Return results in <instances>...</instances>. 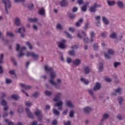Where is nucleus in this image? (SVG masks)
<instances>
[{"label":"nucleus","instance_id":"obj_41","mask_svg":"<svg viewBox=\"0 0 125 125\" xmlns=\"http://www.w3.org/2000/svg\"><path fill=\"white\" fill-rule=\"evenodd\" d=\"M93 48H94V50H97V49H98V48H99V46H98V44H97V43L94 44Z\"/></svg>","mask_w":125,"mask_h":125},{"label":"nucleus","instance_id":"obj_59","mask_svg":"<svg viewBox=\"0 0 125 125\" xmlns=\"http://www.w3.org/2000/svg\"><path fill=\"white\" fill-rule=\"evenodd\" d=\"M39 95H40V93L38 92H36L34 93V94L33 95V96H34V97H38Z\"/></svg>","mask_w":125,"mask_h":125},{"label":"nucleus","instance_id":"obj_25","mask_svg":"<svg viewBox=\"0 0 125 125\" xmlns=\"http://www.w3.org/2000/svg\"><path fill=\"white\" fill-rule=\"evenodd\" d=\"M31 56L34 60H38V59H39V55L35 53L34 52L32 53V56Z\"/></svg>","mask_w":125,"mask_h":125},{"label":"nucleus","instance_id":"obj_13","mask_svg":"<svg viewBox=\"0 0 125 125\" xmlns=\"http://www.w3.org/2000/svg\"><path fill=\"white\" fill-rule=\"evenodd\" d=\"M96 2L94 3L93 5L90 8L91 12H95L96 11Z\"/></svg>","mask_w":125,"mask_h":125},{"label":"nucleus","instance_id":"obj_43","mask_svg":"<svg viewBox=\"0 0 125 125\" xmlns=\"http://www.w3.org/2000/svg\"><path fill=\"white\" fill-rule=\"evenodd\" d=\"M65 33L67 37L68 38V39H73V36H72V35L71 34H70L67 31H65Z\"/></svg>","mask_w":125,"mask_h":125},{"label":"nucleus","instance_id":"obj_20","mask_svg":"<svg viewBox=\"0 0 125 125\" xmlns=\"http://www.w3.org/2000/svg\"><path fill=\"white\" fill-rule=\"evenodd\" d=\"M83 19H80L78 21H77L76 23V27H80L81 26V25H82V23H83Z\"/></svg>","mask_w":125,"mask_h":125},{"label":"nucleus","instance_id":"obj_53","mask_svg":"<svg viewBox=\"0 0 125 125\" xmlns=\"http://www.w3.org/2000/svg\"><path fill=\"white\" fill-rule=\"evenodd\" d=\"M104 57L106 58V59H109L110 58V55L109 54H107V53H104Z\"/></svg>","mask_w":125,"mask_h":125},{"label":"nucleus","instance_id":"obj_8","mask_svg":"<svg viewBox=\"0 0 125 125\" xmlns=\"http://www.w3.org/2000/svg\"><path fill=\"white\" fill-rule=\"evenodd\" d=\"M25 28H24V27H21L19 28L18 30V33H20V34H21V38H24V37H25V35L22 34V33L25 32Z\"/></svg>","mask_w":125,"mask_h":125},{"label":"nucleus","instance_id":"obj_50","mask_svg":"<svg viewBox=\"0 0 125 125\" xmlns=\"http://www.w3.org/2000/svg\"><path fill=\"white\" fill-rule=\"evenodd\" d=\"M28 7L29 9H33L34 8V5L32 3L28 4Z\"/></svg>","mask_w":125,"mask_h":125},{"label":"nucleus","instance_id":"obj_46","mask_svg":"<svg viewBox=\"0 0 125 125\" xmlns=\"http://www.w3.org/2000/svg\"><path fill=\"white\" fill-rule=\"evenodd\" d=\"M18 113H22L23 112V107L20 106L19 107L18 109Z\"/></svg>","mask_w":125,"mask_h":125},{"label":"nucleus","instance_id":"obj_63","mask_svg":"<svg viewBox=\"0 0 125 125\" xmlns=\"http://www.w3.org/2000/svg\"><path fill=\"white\" fill-rule=\"evenodd\" d=\"M100 16H97L95 17V19L97 20V21H100Z\"/></svg>","mask_w":125,"mask_h":125},{"label":"nucleus","instance_id":"obj_28","mask_svg":"<svg viewBox=\"0 0 125 125\" xmlns=\"http://www.w3.org/2000/svg\"><path fill=\"white\" fill-rule=\"evenodd\" d=\"M95 35V34L93 31H92L90 33V36L91 38V40H90L91 42H93V37H94Z\"/></svg>","mask_w":125,"mask_h":125},{"label":"nucleus","instance_id":"obj_54","mask_svg":"<svg viewBox=\"0 0 125 125\" xmlns=\"http://www.w3.org/2000/svg\"><path fill=\"white\" fill-rule=\"evenodd\" d=\"M7 36H9V37H13L14 35L13 33L10 32H7L6 33Z\"/></svg>","mask_w":125,"mask_h":125},{"label":"nucleus","instance_id":"obj_56","mask_svg":"<svg viewBox=\"0 0 125 125\" xmlns=\"http://www.w3.org/2000/svg\"><path fill=\"white\" fill-rule=\"evenodd\" d=\"M89 26L88 23H86L84 26V29L87 30V29L89 28V26Z\"/></svg>","mask_w":125,"mask_h":125},{"label":"nucleus","instance_id":"obj_47","mask_svg":"<svg viewBox=\"0 0 125 125\" xmlns=\"http://www.w3.org/2000/svg\"><path fill=\"white\" fill-rule=\"evenodd\" d=\"M25 105L27 107H30V106H32V105H33V104H32V103H31L30 102H26Z\"/></svg>","mask_w":125,"mask_h":125},{"label":"nucleus","instance_id":"obj_7","mask_svg":"<svg viewBox=\"0 0 125 125\" xmlns=\"http://www.w3.org/2000/svg\"><path fill=\"white\" fill-rule=\"evenodd\" d=\"M35 115L38 117V120L39 122H42V111L40 110H37L35 112Z\"/></svg>","mask_w":125,"mask_h":125},{"label":"nucleus","instance_id":"obj_1","mask_svg":"<svg viewBox=\"0 0 125 125\" xmlns=\"http://www.w3.org/2000/svg\"><path fill=\"white\" fill-rule=\"evenodd\" d=\"M44 70L46 71V72H50V77L51 78V79L49 80L50 83L54 85L56 88L59 89V88H60V86L59 84H57V83H55L53 80L55 79L57 76L56 72L53 70V68L49 67L48 65H45Z\"/></svg>","mask_w":125,"mask_h":125},{"label":"nucleus","instance_id":"obj_38","mask_svg":"<svg viewBox=\"0 0 125 125\" xmlns=\"http://www.w3.org/2000/svg\"><path fill=\"white\" fill-rule=\"evenodd\" d=\"M84 71L85 74H88V73L90 72V69H89V68H88V67L86 66L84 68Z\"/></svg>","mask_w":125,"mask_h":125},{"label":"nucleus","instance_id":"obj_40","mask_svg":"<svg viewBox=\"0 0 125 125\" xmlns=\"http://www.w3.org/2000/svg\"><path fill=\"white\" fill-rule=\"evenodd\" d=\"M26 45L28 46L29 49H33V46H32V45H31V43H30V42H26Z\"/></svg>","mask_w":125,"mask_h":125},{"label":"nucleus","instance_id":"obj_2","mask_svg":"<svg viewBox=\"0 0 125 125\" xmlns=\"http://www.w3.org/2000/svg\"><path fill=\"white\" fill-rule=\"evenodd\" d=\"M62 92H58L56 94L53 100L55 102H57L54 104L55 107H58V110H62V106H63V102L60 100L62 97Z\"/></svg>","mask_w":125,"mask_h":125},{"label":"nucleus","instance_id":"obj_44","mask_svg":"<svg viewBox=\"0 0 125 125\" xmlns=\"http://www.w3.org/2000/svg\"><path fill=\"white\" fill-rule=\"evenodd\" d=\"M114 66L115 67V68H117V67H118V66H120V65H121V62H115L113 63Z\"/></svg>","mask_w":125,"mask_h":125},{"label":"nucleus","instance_id":"obj_57","mask_svg":"<svg viewBox=\"0 0 125 125\" xmlns=\"http://www.w3.org/2000/svg\"><path fill=\"white\" fill-rule=\"evenodd\" d=\"M72 49H77V48H79V45H74L71 47Z\"/></svg>","mask_w":125,"mask_h":125},{"label":"nucleus","instance_id":"obj_42","mask_svg":"<svg viewBox=\"0 0 125 125\" xmlns=\"http://www.w3.org/2000/svg\"><path fill=\"white\" fill-rule=\"evenodd\" d=\"M45 94L48 96L51 95L52 94V92H50L48 90L45 91Z\"/></svg>","mask_w":125,"mask_h":125},{"label":"nucleus","instance_id":"obj_26","mask_svg":"<svg viewBox=\"0 0 125 125\" xmlns=\"http://www.w3.org/2000/svg\"><path fill=\"white\" fill-rule=\"evenodd\" d=\"M21 85L22 86V87H23V88H24V89H30V88H31V86L29 85H26L25 84L22 83Z\"/></svg>","mask_w":125,"mask_h":125},{"label":"nucleus","instance_id":"obj_55","mask_svg":"<svg viewBox=\"0 0 125 125\" xmlns=\"http://www.w3.org/2000/svg\"><path fill=\"white\" fill-rule=\"evenodd\" d=\"M3 54H1L0 56V63H2V60L3 59Z\"/></svg>","mask_w":125,"mask_h":125},{"label":"nucleus","instance_id":"obj_51","mask_svg":"<svg viewBox=\"0 0 125 125\" xmlns=\"http://www.w3.org/2000/svg\"><path fill=\"white\" fill-rule=\"evenodd\" d=\"M68 17L69 18H75V17H76V15L69 13L68 14Z\"/></svg>","mask_w":125,"mask_h":125},{"label":"nucleus","instance_id":"obj_4","mask_svg":"<svg viewBox=\"0 0 125 125\" xmlns=\"http://www.w3.org/2000/svg\"><path fill=\"white\" fill-rule=\"evenodd\" d=\"M2 1L4 4L6 13L8 14V10L11 8V2L9 0H2Z\"/></svg>","mask_w":125,"mask_h":125},{"label":"nucleus","instance_id":"obj_11","mask_svg":"<svg viewBox=\"0 0 125 125\" xmlns=\"http://www.w3.org/2000/svg\"><path fill=\"white\" fill-rule=\"evenodd\" d=\"M100 88H101V84L99 83H96V85L93 88L94 90L96 91V90H99Z\"/></svg>","mask_w":125,"mask_h":125},{"label":"nucleus","instance_id":"obj_52","mask_svg":"<svg viewBox=\"0 0 125 125\" xmlns=\"http://www.w3.org/2000/svg\"><path fill=\"white\" fill-rule=\"evenodd\" d=\"M69 117H70V118H73V117H74V111L73 110H71L70 111Z\"/></svg>","mask_w":125,"mask_h":125},{"label":"nucleus","instance_id":"obj_5","mask_svg":"<svg viewBox=\"0 0 125 125\" xmlns=\"http://www.w3.org/2000/svg\"><path fill=\"white\" fill-rule=\"evenodd\" d=\"M16 50L17 51H19V50H20V53L19 54L18 56V57H22V56H24V55H25V54L23 53V51H24V50H26V47H20V45H19V44H17Z\"/></svg>","mask_w":125,"mask_h":125},{"label":"nucleus","instance_id":"obj_31","mask_svg":"<svg viewBox=\"0 0 125 125\" xmlns=\"http://www.w3.org/2000/svg\"><path fill=\"white\" fill-rule=\"evenodd\" d=\"M6 124H8V125H14V123L11 121H10L9 120L5 119L4 120Z\"/></svg>","mask_w":125,"mask_h":125},{"label":"nucleus","instance_id":"obj_6","mask_svg":"<svg viewBox=\"0 0 125 125\" xmlns=\"http://www.w3.org/2000/svg\"><path fill=\"white\" fill-rule=\"evenodd\" d=\"M66 42H67V41H66V40L62 39L61 42H59V47L62 49H65V48H66L67 47L66 45H65Z\"/></svg>","mask_w":125,"mask_h":125},{"label":"nucleus","instance_id":"obj_10","mask_svg":"<svg viewBox=\"0 0 125 125\" xmlns=\"http://www.w3.org/2000/svg\"><path fill=\"white\" fill-rule=\"evenodd\" d=\"M65 104L67 107H69V108H73L74 104L73 103H72V102L71 101L67 100L66 101Z\"/></svg>","mask_w":125,"mask_h":125},{"label":"nucleus","instance_id":"obj_62","mask_svg":"<svg viewBox=\"0 0 125 125\" xmlns=\"http://www.w3.org/2000/svg\"><path fill=\"white\" fill-rule=\"evenodd\" d=\"M67 62L69 64L72 62V59L70 58H67Z\"/></svg>","mask_w":125,"mask_h":125},{"label":"nucleus","instance_id":"obj_64","mask_svg":"<svg viewBox=\"0 0 125 125\" xmlns=\"http://www.w3.org/2000/svg\"><path fill=\"white\" fill-rule=\"evenodd\" d=\"M64 125H71V122L70 121H67V122H64Z\"/></svg>","mask_w":125,"mask_h":125},{"label":"nucleus","instance_id":"obj_49","mask_svg":"<svg viewBox=\"0 0 125 125\" xmlns=\"http://www.w3.org/2000/svg\"><path fill=\"white\" fill-rule=\"evenodd\" d=\"M33 52H27V53H26V57H30V56H32V54H33Z\"/></svg>","mask_w":125,"mask_h":125},{"label":"nucleus","instance_id":"obj_60","mask_svg":"<svg viewBox=\"0 0 125 125\" xmlns=\"http://www.w3.org/2000/svg\"><path fill=\"white\" fill-rule=\"evenodd\" d=\"M75 28H74V27H69V31H70V32H72V33H74V32H75Z\"/></svg>","mask_w":125,"mask_h":125},{"label":"nucleus","instance_id":"obj_16","mask_svg":"<svg viewBox=\"0 0 125 125\" xmlns=\"http://www.w3.org/2000/svg\"><path fill=\"white\" fill-rule=\"evenodd\" d=\"M60 5L61 6H67V5H68V3L67 2V0H62L61 2H60Z\"/></svg>","mask_w":125,"mask_h":125},{"label":"nucleus","instance_id":"obj_14","mask_svg":"<svg viewBox=\"0 0 125 125\" xmlns=\"http://www.w3.org/2000/svg\"><path fill=\"white\" fill-rule=\"evenodd\" d=\"M107 3L109 6H114L116 4V1L114 0H107Z\"/></svg>","mask_w":125,"mask_h":125},{"label":"nucleus","instance_id":"obj_34","mask_svg":"<svg viewBox=\"0 0 125 125\" xmlns=\"http://www.w3.org/2000/svg\"><path fill=\"white\" fill-rule=\"evenodd\" d=\"M53 113H54V114H55L56 115V116H59V114H60L59 111H58V110H57L55 108H53Z\"/></svg>","mask_w":125,"mask_h":125},{"label":"nucleus","instance_id":"obj_12","mask_svg":"<svg viewBox=\"0 0 125 125\" xmlns=\"http://www.w3.org/2000/svg\"><path fill=\"white\" fill-rule=\"evenodd\" d=\"M25 110H26V112L29 118H31V119H33V118H34V115H33L32 112H31L30 110L28 108H25Z\"/></svg>","mask_w":125,"mask_h":125},{"label":"nucleus","instance_id":"obj_21","mask_svg":"<svg viewBox=\"0 0 125 125\" xmlns=\"http://www.w3.org/2000/svg\"><path fill=\"white\" fill-rule=\"evenodd\" d=\"M39 13L40 14V15H44V14H45V10H44V8L40 9L39 10Z\"/></svg>","mask_w":125,"mask_h":125},{"label":"nucleus","instance_id":"obj_36","mask_svg":"<svg viewBox=\"0 0 125 125\" xmlns=\"http://www.w3.org/2000/svg\"><path fill=\"white\" fill-rule=\"evenodd\" d=\"M11 97L15 100H18V99H19V96L17 95H13L11 96Z\"/></svg>","mask_w":125,"mask_h":125},{"label":"nucleus","instance_id":"obj_18","mask_svg":"<svg viewBox=\"0 0 125 125\" xmlns=\"http://www.w3.org/2000/svg\"><path fill=\"white\" fill-rule=\"evenodd\" d=\"M80 80L81 82H82V83H83L84 84L87 85L88 83H89L88 80H86L83 77H82Z\"/></svg>","mask_w":125,"mask_h":125},{"label":"nucleus","instance_id":"obj_22","mask_svg":"<svg viewBox=\"0 0 125 125\" xmlns=\"http://www.w3.org/2000/svg\"><path fill=\"white\" fill-rule=\"evenodd\" d=\"M15 23L17 26L20 25V19L18 17H16L15 19Z\"/></svg>","mask_w":125,"mask_h":125},{"label":"nucleus","instance_id":"obj_17","mask_svg":"<svg viewBox=\"0 0 125 125\" xmlns=\"http://www.w3.org/2000/svg\"><path fill=\"white\" fill-rule=\"evenodd\" d=\"M28 21L29 22H31V23H37L38 21H39V19L38 18H29L28 19Z\"/></svg>","mask_w":125,"mask_h":125},{"label":"nucleus","instance_id":"obj_27","mask_svg":"<svg viewBox=\"0 0 125 125\" xmlns=\"http://www.w3.org/2000/svg\"><path fill=\"white\" fill-rule=\"evenodd\" d=\"M117 5L120 8H123V7H124V3L123 2V1H117Z\"/></svg>","mask_w":125,"mask_h":125},{"label":"nucleus","instance_id":"obj_23","mask_svg":"<svg viewBox=\"0 0 125 125\" xmlns=\"http://www.w3.org/2000/svg\"><path fill=\"white\" fill-rule=\"evenodd\" d=\"M102 19H103V21L104 24H105V25H108L109 24V21L108 20V19H107V18L106 17H103Z\"/></svg>","mask_w":125,"mask_h":125},{"label":"nucleus","instance_id":"obj_35","mask_svg":"<svg viewBox=\"0 0 125 125\" xmlns=\"http://www.w3.org/2000/svg\"><path fill=\"white\" fill-rule=\"evenodd\" d=\"M108 118H109V115L107 113H105L103 115V119H102V122H103V121H104V120H106V119H108Z\"/></svg>","mask_w":125,"mask_h":125},{"label":"nucleus","instance_id":"obj_29","mask_svg":"<svg viewBox=\"0 0 125 125\" xmlns=\"http://www.w3.org/2000/svg\"><path fill=\"white\" fill-rule=\"evenodd\" d=\"M123 101H124V98L122 97H119L118 98V102L120 105H122V104H123Z\"/></svg>","mask_w":125,"mask_h":125},{"label":"nucleus","instance_id":"obj_61","mask_svg":"<svg viewBox=\"0 0 125 125\" xmlns=\"http://www.w3.org/2000/svg\"><path fill=\"white\" fill-rule=\"evenodd\" d=\"M105 81H106V82H107V83H110V82H111V79H110L109 78H108V77H106L105 78Z\"/></svg>","mask_w":125,"mask_h":125},{"label":"nucleus","instance_id":"obj_39","mask_svg":"<svg viewBox=\"0 0 125 125\" xmlns=\"http://www.w3.org/2000/svg\"><path fill=\"white\" fill-rule=\"evenodd\" d=\"M1 104L2 106H6L7 105V102L6 101L3 100L1 102Z\"/></svg>","mask_w":125,"mask_h":125},{"label":"nucleus","instance_id":"obj_32","mask_svg":"<svg viewBox=\"0 0 125 125\" xmlns=\"http://www.w3.org/2000/svg\"><path fill=\"white\" fill-rule=\"evenodd\" d=\"M56 29H57V30H60V31H61V30H63L62 25H61V24L60 23H58L56 26Z\"/></svg>","mask_w":125,"mask_h":125},{"label":"nucleus","instance_id":"obj_48","mask_svg":"<svg viewBox=\"0 0 125 125\" xmlns=\"http://www.w3.org/2000/svg\"><path fill=\"white\" fill-rule=\"evenodd\" d=\"M115 92L116 93H121L122 92V88L119 87L118 89L115 90Z\"/></svg>","mask_w":125,"mask_h":125},{"label":"nucleus","instance_id":"obj_30","mask_svg":"<svg viewBox=\"0 0 125 125\" xmlns=\"http://www.w3.org/2000/svg\"><path fill=\"white\" fill-rule=\"evenodd\" d=\"M80 63L81 60L80 59H77L73 61V64H74V65H79Z\"/></svg>","mask_w":125,"mask_h":125},{"label":"nucleus","instance_id":"obj_24","mask_svg":"<svg viewBox=\"0 0 125 125\" xmlns=\"http://www.w3.org/2000/svg\"><path fill=\"white\" fill-rule=\"evenodd\" d=\"M89 3L88 2H87L84 6L81 7V10H82L83 12L86 11V9H87V8L86 7V5H88Z\"/></svg>","mask_w":125,"mask_h":125},{"label":"nucleus","instance_id":"obj_15","mask_svg":"<svg viewBox=\"0 0 125 125\" xmlns=\"http://www.w3.org/2000/svg\"><path fill=\"white\" fill-rule=\"evenodd\" d=\"M99 72L103 71V63L100 62L97 66Z\"/></svg>","mask_w":125,"mask_h":125},{"label":"nucleus","instance_id":"obj_19","mask_svg":"<svg viewBox=\"0 0 125 125\" xmlns=\"http://www.w3.org/2000/svg\"><path fill=\"white\" fill-rule=\"evenodd\" d=\"M109 37L111 39H117V38H118V35L117 34V33H116V32H113L110 35Z\"/></svg>","mask_w":125,"mask_h":125},{"label":"nucleus","instance_id":"obj_33","mask_svg":"<svg viewBox=\"0 0 125 125\" xmlns=\"http://www.w3.org/2000/svg\"><path fill=\"white\" fill-rule=\"evenodd\" d=\"M107 52L109 55H113L114 53H115V51L112 49H108Z\"/></svg>","mask_w":125,"mask_h":125},{"label":"nucleus","instance_id":"obj_37","mask_svg":"<svg viewBox=\"0 0 125 125\" xmlns=\"http://www.w3.org/2000/svg\"><path fill=\"white\" fill-rule=\"evenodd\" d=\"M9 74L11 75H13L14 77L15 78L16 77V74H15V70H11L9 71Z\"/></svg>","mask_w":125,"mask_h":125},{"label":"nucleus","instance_id":"obj_58","mask_svg":"<svg viewBox=\"0 0 125 125\" xmlns=\"http://www.w3.org/2000/svg\"><path fill=\"white\" fill-rule=\"evenodd\" d=\"M69 55H72V56H74V55H75V51H69Z\"/></svg>","mask_w":125,"mask_h":125},{"label":"nucleus","instance_id":"obj_9","mask_svg":"<svg viewBox=\"0 0 125 125\" xmlns=\"http://www.w3.org/2000/svg\"><path fill=\"white\" fill-rule=\"evenodd\" d=\"M92 111V108L89 106H86L83 108V111L85 114H89Z\"/></svg>","mask_w":125,"mask_h":125},{"label":"nucleus","instance_id":"obj_45","mask_svg":"<svg viewBox=\"0 0 125 125\" xmlns=\"http://www.w3.org/2000/svg\"><path fill=\"white\" fill-rule=\"evenodd\" d=\"M107 35H108V33L106 32H102L101 34V35L103 38H105Z\"/></svg>","mask_w":125,"mask_h":125},{"label":"nucleus","instance_id":"obj_3","mask_svg":"<svg viewBox=\"0 0 125 125\" xmlns=\"http://www.w3.org/2000/svg\"><path fill=\"white\" fill-rule=\"evenodd\" d=\"M82 33L83 34V36H82V35H81L80 33H78L77 34L78 38H79V39H83L84 43H88L89 39H88L87 35L83 31H82Z\"/></svg>","mask_w":125,"mask_h":125}]
</instances>
